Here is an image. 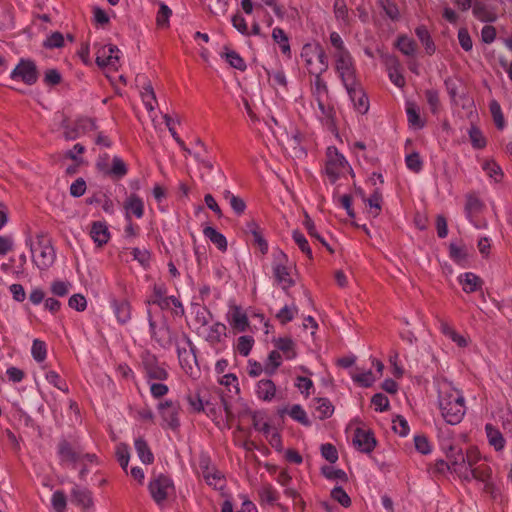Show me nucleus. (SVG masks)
Wrapping results in <instances>:
<instances>
[{
  "mask_svg": "<svg viewBox=\"0 0 512 512\" xmlns=\"http://www.w3.org/2000/svg\"><path fill=\"white\" fill-rule=\"evenodd\" d=\"M134 447L137 455L143 464H152L154 461V455L146 442L142 437H138L134 441Z\"/></svg>",
  "mask_w": 512,
  "mask_h": 512,
  "instance_id": "e433bc0d",
  "label": "nucleus"
},
{
  "mask_svg": "<svg viewBox=\"0 0 512 512\" xmlns=\"http://www.w3.org/2000/svg\"><path fill=\"white\" fill-rule=\"evenodd\" d=\"M128 173V167L123 159L117 155L113 156L109 171V177L113 179H122Z\"/></svg>",
  "mask_w": 512,
  "mask_h": 512,
  "instance_id": "a18cd8bd",
  "label": "nucleus"
},
{
  "mask_svg": "<svg viewBox=\"0 0 512 512\" xmlns=\"http://www.w3.org/2000/svg\"><path fill=\"white\" fill-rule=\"evenodd\" d=\"M272 39L274 40L275 43L279 45L282 54L290 57L291 47L289 43V38L282 28L275 27L272 30Z\"/></svg>",
  "mask_w": 512,
  "mask_h": 512,
  "instance_id": "c03bdc74",
  "label": "nucleus"
},
{
  "mask_svg": "<svg viewBox=\"0 0 512 512\" xmlns=\"http://www.w3.org/2000/svg\"><path fill=\"white\" fill-rule=\"evenodd\" d=\"M125 220L132 219L134 216L141 219L145 213V205L143 199L136 193L128 195L123 203Z\"/></svg>",
  "mask_w": 512,
  "mask_h": 512,
  "instance_id": "393cba45",
  "label": "nucleus"
},
{
  "mask_svg": "<svg viewBox=\"0 0 512 512\" xmlns=\"http://www.w3.org/2000/svg\"><path fill=\"white\" fill-rule=\"evenodd\" d=\"M184 345L182 346L179 342L176 343L177 355L181 368L187 374H192L193 364H196V354L194 346L188 335L185 333L182 336Z\"/></svg>",
  "mask_w": 512,
  "mask_h": 512,
  "instance_id": "4468645a",
  "label": "nucleus"
},
{
  "mask_svg": "<svg viewBox=\"0 0 512 512\" xmlns=\"http://www.w3.org/2000/svg\"><path fill=\"white\" fill-rule=\"evenodd\" d=\"M472 11L473 15L482 22H493L496 19L495 14L480 0L474 1Z\"/></svg>",
  "mask_w": 512,
  "mask_h": 512,
  "instance_id": "58836bf2",
  "label": "nucleus"
},
{
  "mask_svg": "<svg viewBox=\"0 0 512 512\" xmlns=\"http://www.w3.org/2000/svg\"><path fill=\"white\" fill-rule=\"evenodd\" d=\"M449 256L457 264H463L467 261V252L464 246L451 243L449 246Z\"/></svg>",
  "mask_w": 512,
  "mask_h": 512,
  "instance_id": "680f3d73",
  "label": "nucleus"
},
{
  "mask_svg": "<svg viewBox=\"0 0 512 512\" xmlns=\"http://www.w3.org/2000/svg\"><path fill=\"white\" fill-rule=\"evenodd\" d=\"M361 194H362L363 201L369 207V211H368L369 214L372 217L379 216V214L382 210V202H383V197H382L381 191L378 188L375 189L373 191V193L368 198H365L364 194L362 192H361Z\"/></svg>",
  "mask_w": 512,
  "mask_h": 512,
  "instance_id": "c9c22d12",
  "label": "nucleus"
},
{
  "mask_svg": "<svg viewBox=\"0 0 512 512\" xmlns=\"http://www.w3.org/2000/svg\"><path fill=\"white\" fill-rule=\"evenodd\" d=\"M483 170L486 174L492 178L495 182L501 181L503 177V172L501 167L494 161H486L483 166Z\"/></svg>",
  "mask_w": 512,
  "mask_h": 512,
  "instance_id": "338daca9",
  "label": "nucleus"
},
{
  "mask_svg": "<svg viewBox=\"0 0 512 512\" xmlns=\"http://www.w3.org/2000/svg\"><path fill=\"white\" fill-rule=\"evenodd\" d=\"M203 235L209 239L220 251L225 252L228 244L226 237L212 226L203 228Z\"/></svg>",
  "mask_w": 512,
  "mask_h": 512,
  "instance_id": "72a5a7b5",
  "label": "nucleus"
},
{
  "mask_svg": "<svg viewBox=\"0 0 512 512\" xmlns=\"http://www.w3.org/2000/svg\"><path fill=\"white\" fill-rule=\"evenodd\" d=\"M212 318V314L205 307H199L195 311L194 323L197 325L196 331L207 326Z\"/></svg>",
  "mask_w": 512,
  "mask_h": 512,
  "instance_id": "4d7b16f0",
  "label": "nucleus"
},
{
  "mask_svg": "<svg viewBox=\"0 0 512 512\" xmlns=\"http://www.w3.org/2000/svg\"><path fill=\"white\" fill-rule=\"evenodd\" d=\"M449 465L451 472L457 474L461 479H463L468 467L466 466L465 456L461 450H458L456 454L449 456Z\"/></svg>",
  "mask_w": 512,
  "mask_h": 512,
  "instance_id": "ea45409f",
  "label": "nucleus"
},
{
  "mask_svg": "<svg viewBox=\"0 0 512 512\" xmlns=\"http://www.w3.org/2000/svg\"><path fill=\"white\" fill-rule=\"evenodd\" d=\"M258 496L260 504L273 506L279 500V493L277 490L269 483L263 484L258 489Z\"/></svg>",
  "mask_w": 512,
  "mask_h": 512,
  "instance_id": "2f4dec72",
  "label": "nucleus"
},
{
  "mask_svg": "<svg viewBox=\"0 0 512 512\" xmlns=\"http://www.w3.org/2000/svg\"><path fill=\"white\" fill-rule=\"evenodd\" d=\"M47 382L62 392L68 393L69 388L66 381L54 370L47 371L45 374Z\"/></svg>",
  "mask_w": 512,
  "mask_h": 512,
  "instance_id": "6e6d98bb",
  "label": "nucleus"
},
{
  "mask_svg": "<svg viewBox=\"0 0 512 512\" xmlns=\"http://www.w3.org/2000/svg\"><path fill=\"white\" fill-rule=\"evenodd\" d=\"M415 34L424 46V49L428 55H432L436 51V46L432 40L430 33L426 26L420 25L415 29Z\"/></svg>",
  "mask_w": 512,
  "mask_h": 512,
  "instance_id": "79ce46f5",
  "label": "nucleus"
},
{
  "mask_svg": "<svg viewBox=\"0 0 512 512\" xmlns=\"http://www.w3.org/2000/svg\"><path fill=\"white\" fill-rule=\"evenodd\" d=\"M289 416L304 426H310L311 421L309 420L306 411L299 404H294L288 411Z\"/></svg>",
  "mask_w": 512,
  "mask_h": 512,
  "instance_id": "864d4df0",
  "label": "nucleus"
},
{
  "mask_svg": "<svg viewBox=\"0 0 512 512\" xmlns=\"http://www.w3.org/2000/svg\"><path fill=\"white\" fill-rule=\"evenodd\" d=\"M252 423L255 430L263 433L266 437L270 434L275 428H273L270 423L266 420L263 414L254 413L252 416Z\"/></svg>",
  "mask_w": 512,
  "mask_h": 512,
  "instance_id": "3c124183",
  "label": "nucleus"
},
{
  "mask_svg": "<svg viewBox=\"0 0 512 512\" xmlns=\"http://www.w3.org/2000/svg\"><path fill=\"white\" fill-rule=\"evenodd\" d=\"M396 47L406 56H414L416 53L415 41L405 35L398 37Z\"/></svg>",
  "mask_w": 512,
  "mask_h": 512,
  "instance_id": "8fccbe9b",
  "label": "nucleus"
},
{
  "mask_svg": "<svg viewBox=\"0 0 512 512\" xmlns=\"http://www.w3.org/2000/svg\"><path fill=\"white\" fill-rule=\"evenodd\" d=\"M458 282L465 293H474L482 289L483 280L473 272H465L458 276Z\"/></svg>",
  "mask_w": 512,
  "mask_h": 512,
  "instance_id": "cd10ccee",
  "label": "nucleus"
},
{
  "mask_svg": "<svg viewBox=\"0 0 512 512\" xmlns=\"http://www.w3.org/2000/svg\"><path fill=\"white\" fill-rule=\"evenodd\" d=\"M12 80H21L27 85H33L38 79L35 64L30 60L21 59L10 74Z\"/></svg>",
  "mask_w": 512,
  "mask_h": 512,
  "instance_id": "412c9836",
  "label": "nucleus"
},
{
  "mask_svg": "<svg viewBox=\"0 0 512 512\" xmlns=\"http://www.w3.org/2000/svg\"><path fill=\"white\" fill-rule=\"evenodd\" d=\"M334 70L343 86L358 81L357 68L354 57L350 51L341 54H332Z\"/></svg>",
  "mask_w": 512,
  "mask_h": 512,
  "instance_id": "39448f33",
  "label": "nucleus"
},
{
  "mask_svg": "<svg viewBox=\"0 0 512 512\" xmlns=\"http://www.w3.org/2000/svg\"><path fill=\"white\" fill-rule=\"evenodd\" d=\"M90 236L97 246L105 245L110 239V232L106 223L101 221L93 222Z\"/></svg>",
  "mask_w": 512,
  "mask_h": 512,
  "instance_id": "c756f323",
  "label": "nucleus"
},
{
  "mask_svg": "<svg viewBox=\"0 0 512 512\" xmlns=\"http://www.w3.org/2000/svg\"><path fill=\"white\" fill-rule=\"evenodd\" d=\"M315 103L317 104V109L315 110L317 119L328 129H334L336 126V111L333 104L331 103V99L327 98L321 100V102L320 100L316 101Z\"/></svg>",
  "mask_w": 512,
  "mask_h": 512,
  "instance_id": "4be33fe9",
  "label": "nucleus"
},
{
  "mask_svg": "<svg viewBox=\"0 0 512 512\" xmlns=\"http://www.w3.org/2000/svg\"><path fill=\"white\" fill-rule=\"evenodd\" d=\"M276 394V385L270 379H261L256 385V395L264 401H271Z\"/></svg>",
  "mask_w": 512,
  "mask_h": 512,
  "instance_id": "473e14b6",
  "label": "nucleus"
},
{
  "mask_svg": "<svg viewBox=\"0 0 512 512\" xmlns=\"http://www.w3.org/2000/svg\"><path fill=\"white\" fill-rule=\"evenodd\" d=\"M485 208L483 201L475 194H468L466 196L465 203V215L469 222L476 229H485L488 223L484 219H480L478 216Z\"/></svg>",
  "mask_w": 512,
  "mask_h": 512,
  "instance_id": "f8f14e48",
  "label": "nucleus"
},
{
  "mask_svg": "<svg viewBox=\"0 0 512 512\" xmlns=\"http://www.w3.org/2000/svg\"><path fill=\"white\" fill-rule=\"evenodd\" d=\"M350 101L353 104L355 111L359 114H366L369 110V99L366 93L364 92L360 81H355L351 85L344 86Z\"/></svg>",
  "mask_w": 512,
  "mask_h": 512,
  "instance_id": "6ab92c4d",
  "label": "nucleus"
},
{
  "mask_svg": "<svg viewBox=\"0 0 512 512\" xmlns=\"http://www.w3.org/2000/svg\"><path fill=\"white\" fill-rule=\"evenodd\" d=\"M141 98L145 108L149 112H153L157 105V99L153 87L150 84L143 86L141 90Z\"/></svg>",
  "mask_w": 512,
  "mask_h": 512,
  "instance_id": "09e8293b",
  "label": "nucleus"
},
{
  "mask_svg": "<svg viewBox=\"0 0 512 512\" xmlns=\"http://www.w3.org/2000/svg\"><path fill=\"white\" fill-rule=\"evenodd\" d=\"M376 439L370 430L356 428L353 436V445L362 452L369 454L376 447Z\"/></svg>",
  "mask_w": 512,
  "mask_h": 512,
  "instance_id": "b1692460",
  "label": "nucleus"
},
{
  "mask_svg": "<svg viewBox=\"0 0 512 512\" xmlns=\"http://www.w3.org/2000/svg\"><path fill=\"white\" fill-rule=\"evenodd\" d=\"M335 18L343 24H349V10L345 0H335L333 5Z\"/></svg>",
  "mask_w": 512,
  "mask_h": 512,
  "instance_id": "5fc2aeb1",
  "label": "nucleus"
},
{
  "mask_svg": "<svg viewBox=\"0 0 512 512\" xmlns=\"http://www.w3.org/2000/svg\"><path fill=\"white\" fill-rule=\"evenodd\" d=\"M148 489L152 499L160 505L167 499L169 494L173 492L174 485L171 478L160 474L149 482Z\"/></svg>",
  "mask_w": 512,
  "mask_h": 512,
  "instance_id": "9b49d317",
  "label": "nucleus"
},
{
  "mask_svg": "<svg viewBox=\"0 0 512 512\" xmlns=\"http://www.w3.org/2000/svg\"><path fill=\"white\" fill-rule=\"evenodd\" d=\"M158 411L163 420V426L177 430L180 426V405L177 401L167 399L158 404Z\"/></svg>",
  "mask_w": 512,
  "mask_h": 512,
  "instance_id": "ddd939ff",
  "label": "nucleus"
},
{
  "mask_svg": "<svg viewBox=\"0 0 512 512\" xmlns=\"http://www.w3.org/2000/svg\"><path fill=\"white\" fill-rule=\"evenodd\" d=\"M26 244L30 247L33 262L40 270H46L53 265L56 258L55 250L43 234L37 235L36 246L30 239L26 241Z\"/></svg>",
  "mask_w": 512,
  "mask_h": 512,
  "instance_id": "7ed1b4c3",
  "label": "nucleus"
},
{
  "mask_svg": "<svg viewBox=\"0 0 512 512\" xmlns=\"http://www.w3.org/2000/svg\"><path fill=\"white\" fill-rule=\"evenodd\" d=\"M372 366L375 367L377 375L371 370H361L356 368L350 372L352 380L361 387H370L376 381V379L382 376L384 365L378 359H372Z\"/></svg>",
  "mask_w": 512,
  "mask_h": 512,
  "instance_id": "aec40b11",
  "label": "nucleus"
},
{
  "mask_svg": "<svg viewBox=\"0 0 512 512\" xmlns=\"http://www.w3.org/2000/svg\"><path fill=\"white\" fill-rule=\"evenodd\" d=\"M254 339L251 336L244 335L237 339L236 351L242 356H248L253 348Z\"/></svg>",
  "mask_w": 512,
  "mask_h": 512,
  "instance_id": "13d9d810",
  "label": "nucleus"
},
{
  "mask_svg": "<svg viewBox=\"0 0 512 512\" xmlns=\"http://www.w3.org/2000/svg\"><path fill=\"white\" fill-rule=\"evenodd\" d=\"M438 406L444 420L451 425L459 424L466 413L462 392L446 381L438 386Z\"/></svg>",
  "mask_w": 512,
  "mask_h": 512,
  "instance_id": "f257e3e1",
  "label": "nucleus"
},
{
  "mask_svg": "<svg viewBox=\"0 0 512 512\" xmlns=\"http://www.w3.org/2000/svg\"><path fill=\"white\" fill-rule=\"evenodd\" d=\"M405 163L407 168L414 173H419L423 169V161L417 152L406 155Z\"/></svg>",
  "mask_w": 512,
  "mask_h": 512,
  "instance_id": "774afa93",
  "label": "nucleus"
},
{
  "mask_svg": "<svg viewBox=\"0 0 512 512\" xmlns=\"http://www.w3.org/2000/svg\"><path fill=\"white\" fill-rule=\"evenodd\" d=\"M287 263L288 257L282 250L274 251L272 267L273 275L276 282L281 285L283 289H288L294 285Z\"/></svg>",
  "mask_w": 512,
  "mask_h": 512,
  "instance_id": "1a4fd4ad",
  "label": "nucleus"
},
{
  "mask_svg": "<svg viewBox=\"0 0 512 512\" xmlns=\"http://www.w3.org/2000/svg\"><path fill=\"white\" fill-rule=\"evenodd\" d=\"M167 288L164 283H155L152 287V295L146 300V305H157L161 310L169 309L173 305L176 310L175 314H183L184 308L182 303L175 296H166Z\"/></svg>",
  "mask_w": 512,
  "mask_h": 512,
  "instance_id": "423d86ee",
  "label": "nucleus"
},
{
  "mask_svg": "<svg viewBox=\"0 0 512 512\" xmlns=\"http://www.w3.org/2000/svg\"><path fill=\"white\" fill-rule=\"evenodd\" d=\"M485 431L489 444L493 446L496 451H502L505 447L506 441L501 432L494 428L492 424H486Z\"/></svg>",
  "mask_w": 512,
  "mask_h": 512,
  "instance_id": "a19ab883",
  "label": "nucleus"
},
{
  "mask_svg": "<svg viewBox=\"0 0 512 512\" xmlns=\"http://www.w3.org/2000/svg\"><path fill=\"white\" fill-rule=\"evenodd\" d=\"M301 59H316L317 62L320 63L319 69H313V72L316 73H325L329 67L328 56L323 48V46L318 43H306L302 46Z\"/></svg>",
  "mask_w": 512,
  "mask_h": 512,
  "instance_id": "2eb2a0df",
  "label": "nucleus"
},
{
  "mask_svg": "<svg viewBox=\"0 0 512 512\" xmlns=\"http://www.w3.org/2000/svg\"><path fill=\"white\" fill-rule=\"evenodd\" d=\"M319 419L329 418L334 412V406L327 398H318L315 406Z\"/></svg>",
  "mask_w": 512,
  "mask_h": 512,
  "instance_id": "603ef678",
  "label": "nucleus"
},
{
  "mask_svg": "<svg viewBox=\"0 0 512 512\" xmlns=\"http://www.w3.org/2000/svg\"><path fill=\"white\" fill-rule=\"evenodd\" d=\"M57 456L62 466L76 467L77 464H97L98 457L94 453H86L80 447H74L70 442L63 439L57 445Z\"/></svg>",
  "mask_w": 512,
  "mask_h": 512,
  "instance_id": "f03ea898",
  "label": "nucleus"
},
{
  "mask_svg": "<svg viewBox=\"0 0 512 512\" xmlns=\"http://www.w3.org/2000/svg\"><path fill=\"white\" fill-rule=\"evenodd\" d=\"M185 399L189 405V409L193 413H202L205 408V402L208 401L205 395H202L201 391L196 390L193 392H189Z\"/></svg>",
  "mask_w": 512,
  "mask_h": 512,
  "instance_id": "f704fd0d",
  "label": "nucleus"
},
{
  "mask_svg": "<svg viewBox=\"0 0 512 512\" xmlns=\"http://www.w3.org/2000/svg\"><path fill=\"white\" fill-rule=\"evenodd\" d=\"M221 57L224 58L231 67L244 71L246 70V63L244 59L234 50L225 48V52L221 53Z\"/></svg>",
  "mask_w": 512,
  "mask_h": 512,
  "instance_id": "49530a36",
  "label": "nucleus"
},
{
  "mask_svg": "<svg viewBox=\"0 0 512 512\" xmlns=\"http://www.w3.org/2000/svg\"><path fill=\"white\" fill-rule=\"evenodd\" d=\"M282 363V356L279 351L273 350L269 353L265 371L266 373L272 375L275 371L280 367Z\"/></svg>",
  "mask_w": 512,
  "mask_h": 512,
  "instance_id": "69168bd1",
  "label": "nucleus"
},
{
  "mask_svg": "<svg viewBox=\"0 0 512 512\" xmlns=\"http://www.w3.org/2000/svg\"><path fill=\"white\" fill-rule=\"evenodd\" d=\"M292 238L294 242L297 244L299 249L309 258H313L312 250L310 248V245L308 243V240L304 236L303 233H301L298 230H294L292 233Z\"/></svg>",
  "mask_w": 512,
  "mask_h": 512,
  "instance_id": "052dcab7",
  "label": "nucleus"
},
{
  "mask_svg": "<svg viewBox=\"0 0 512 512\" xmlns=\"http://www.w3.org/2000/svg\"><path fill=\"white\" fill-rule=\"evenodd\" d=\"M110 307L121 325L127 324L132 317V308L129 301L125 299L112 298L110 300Z\"/></svg>",
  "mask_w": 512,
  "mask_h": 512,
  "instance_id": "bb28decb",
  "label": "nucleus"
},
{
  "mask_svg": "<svg viewBox=\"0 0 512 512\" xmlns=\"http://www.w3.org/2000/svg\"><path fill=\"white\" fill-rule=\"evenodd\" d=\"M95 55L96 63L99 67L117 69L120 59V50L116 45H100L97 47Z\"/></svg>",
  "mask_w": 512,
  "mask_h": 512,
  "instance_id": "f3484780",
  "label": "nucleus"
},
{
  "mask_svg": "<svg viewBox=\"0 0 512 512\" xmlns=\"http://www.w3.org/2000/svg\"><path fill=\"white\" fill-rule=\"evenodd\" d=\"M329 42L333 48L331 55L332 54H341V53L349 51V49L345 45V42L342 39L341 35L336 31H332L330 33Z\"/></svg>",
  "mask_w": 512,
  "mask_h": 512,
  "instance_id": "bf43d9fd",
  "label": "nucleus"
},
{
  "mask_svg": "<svg viewBox=\"0 0 512 512\" xmlns=\"http://www.w3.org/2000/svg\"><path fill=\"white\" fill-rule=\"evenodd\" d=\"M31 354L36 362H43L47 356V348L44 341L35 339L32 343Z\"/></svg>",
  "mask_w": 512,
  "mask_h": 512,
  "instance_id": "e2e57ef3",
  "label": "nucleus"
},
{
  "mask_svg": "<svg viewBox=\"0 0 512 512\" xmlns=\"http://www.w3.org/2000/svg\"><path fill=\"white\" fill-rule=\"evenodd\" d=\"M274 346L277 348V351L283 354V357L286 360H293L297 356L296 352V344L289 337H279L273 340Z\"/></svg>",
  "mask_w": 512,
  "mask_h": 512,
  "instance_id": "7c9ffc66",
  "label": "nucleus"
},
{
  "mask_svg": "<svg viewBox=\"0 0 512 512\" xmlns=\"http://www.w3.org/2000/svg\"><path fill=\"white\" fill-rule=\"evenodd\" d=\"M226 319L230 327L236 332H245L249 327L248 316L241 306L230 305Z\"/></svg>",
  "mask_w": 512,
  "mask_h": 512,
  "instance_id": "5701e85b",
  "label": "nucleus"
},
{
  "mask_svg": "<svg viewBox=\"0 0 512 512\" xmlns=\"http://www.w3.org/2000/svg\"><path fill=\"white\" fill-rule=\"evenodd\" d=\"M407 120L410 126L415 129H422L425 126L424 120L420 117L419 108L413 102L406 104Z\"/></svg>",
  "mask_w": 512,
  "mask_h": 512,
  "instance_id": "37998d69",
  "label": "nucleus"
},
{
  "mask_svg": "<svg viewBox=\"0 0 512 512\" xmlns=\"http://www.w3.org/2000/svg\"><path fill=\"white\" fill-rule=\"evenodd\" d=\"M197 472L203 477L209 486L221 488L223 485L222 474L212 465L207 453H200L197 458Z\"/></svg>",
  "mask_w": 512,
  "mask_h": 512,
  "instance_id": "6e6552de",
  "label": "nucleus"
},
{
  "mask_svg": "<svg viewBox=\"0 0 512 512\" xmlns=\"http://www.w3.org/2000/svg\"><path fill=\"white\" fill-rule=\"evenodd\" d=\"M71 495H72L73 501L77 505H79L85 509L93 506L92 493L87 488H81L79 486H75L72 489Z\"/></svg>",
  "mask_w": 512,
  "mask_h": 512,
  "instance_id": "4c0bfd02",
  "label": "nucleus"
},
{
  "mask_svg": "<svg viewBox=\"0 0 512 512\" xmlns=\"http://www.w3.org/2000/svg\"><path fill=\"white\" fill-rule=\"evenodd\" d=\"M462 480L467 482L472 480L480 481L484 484V488L487 492H493L494 484L492 481V469L484 462L478 464L474 468L467 469Z\"/></svg>",
  "mask_w": 512,
  "mask_h": 512,
  "instance_id": "a211bd4d",
  "label": "nucleus"
},
{
  "mask_svg": "<svg viewBox=\"0 0 512 512\" xmlns=\"http://www.w3.org/2000/svg\"><path fill=\"white\" fill-rule=\"evenodd\" d=\"M147 320L152 339H154L162 348L168 349L174 342V336L166 323L157 325L153 319L151 308H147Z\"/></svg>",
  "mask_w": 512,
  "mask_h": 512,
  "instance_id": "9d476101",
  "label": "nucleus"
},
{
  "mask_svg": "<svg viewBox=\"0 0 512 512\" xmlns=\"http://www.w3.org/2000/svg\"><path fill=\"white\" fill-rule=\"evenodd\" d=\"M202 413L206 414L219 428L227 427L231 416L227 402L222 397L209 398L205 402Z\"/></svg>",
  "mask_w": 512,
  "mask_h": 512,
  "instance_id": "0eeeda50",
  "label": "nucleus"
},
{
  "mask_svg": "<svg viewBox=\"0 0 512 512\" xmlns=\"http://www.w3.org/2000/svg\"><path fill=\"white\" fill-rule=\"evenodd\" d=\"M388 76L390 81L397 87L402 88L405 85V78L400 71L399 63L394 61L393 65L388 68Z\"/></svg>",
  "mask_w": 512,
  "mask_h": 512,
  "instance_id": "0e129e2a",
  "label": "nucleus"
},
{
  "mask_svg": "<svg viewBox=\"0 0 512 512\" xmlns=\"http://www.w3.org/2000/svg\"><path fill=\"white\" fill-rule=\"evenodd\" d=\"M223 196H224L225 200L228 201L230 207L235 212V214L242 215L245 212L246 203L242 198L234 195L229 190H225L223 192Z\"/></svg>",
  "mask_w": 512,
  "mask_h": 512,
  "instance_id": "de8ad7c7",
  "label": "nucleus"
},
{
  "mask_svg": "<svg viewBox=\"0 0 512 512\" xmlns=\"http://www.w3.org/2000/svg\"><path fill=\"white\" fill-rule=\"evenodd\" d=\"M226 325L221 322H215L212 325H207L197 334L207 341L211 346L219 344L224 337H226Z\"/></svg>",
  "mask_w": 512,
  "mask_h": 512,
  "instance_id": "a878e982",
  "label": "nucleus"
},
{
  "mask_svg": "<svg viewBox=\"0 0 512 512\" xmlns=\"http://www.w3.org/2000/svg\"><path fill=\"white\" fill-rule=\"evenodd\" d=\"M142 366L145 375L150 380L165 381L169 374L165 367L159 363L156 356L150 352H145L141 356Z\"/></svg>",
  "mask_w": 512,
  "mask_h": 512,
  "instance_id": "dca6fc26",
  "label": "nucleus"
},
{
  "mask_svg": "<svg viewBox=\"0 0 512 512\" xmlns=\"http://www.w3.org/2000/svg\"><path fill=\"white\" fill-rule=\"evenodd\" d=\"M310 92L314 102L330 98L327 83L322 75L314 76L310 80Z\"/></svg>",
  "mask_w": 512,
  "mask_h": 512,
  "instance_id": "c85d7f7f",
  "label": "nucleus"
},
{
  "mask_svg": "<svg viewBox=\"0 0 512 512\" xmlns=\"http://www.w3.org/2000/svg\"><path fill=\"white\" fill-rule=\"evenodd\" d=\"M346 172L353 173L348 161L335 146H329L326 151L325 174L330 183L335 184Z\"/></svg>",
  "mask_w": 512,
  "mask_h": 512,
  "instance_id": "20e7f679",
  "label": "nucleus"
}]
</instances>
